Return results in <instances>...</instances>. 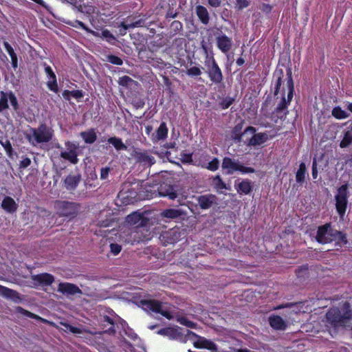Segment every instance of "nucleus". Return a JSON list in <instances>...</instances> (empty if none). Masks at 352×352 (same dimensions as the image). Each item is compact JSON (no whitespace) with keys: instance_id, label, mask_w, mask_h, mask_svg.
<instances>
[{"instance_id":"nucleus-18","label":"nucleus","mask_w":352,"mask_h":352,"mask_svg":"<svg viewBox=\"0 0 352 352\" xmlns=\"http://www.w3.org/2000/svg\"><path fill=\"white\" fill-rule=\"evenodd\" d=\"M242 125L241 124H236L232 129V138L236 142H241L242 140V136L245 133H254L256 132V129L254 126H248L243 133L241 132Z\"/></svg>"},{"instance_id":"nucleus-45","label":"nucleus","mask_w":352,"mask_h":352,"mask_svg":"<svg viewBox=\"0 0 352 352\" xmlns=\"http://www.w3.org/2000/svg\"><path fill=\"white\" fill-rule=\"evenodd\" d=\"M201 69L202 68L196 66L191 67L187 69L186 73L190 77H197L202 74Z\"/></svg>"},{"instance_id":"nucleus-16","label":"nucleus","mask_w":352,"mask_h":352,"mask_svg":"<svg viewBox=\"0 0 352 352\" xmlns=\"http://www.w3.org/2000/svg\"><path fill=\"white\" fill-rule=\"evenodd\" d=\"M58 292L65 295H75L82 294L81 289L75 284L71 283H60Z\"/></svg>"},{"instance_id":"nucleus-25","label":"nucleus","mask_w":352,"mask_h":352,"mask_svg":"<svg viewBox=\"0 0 352 352\" xmlns=\"http://www.w3.org/2000/svg\"><path fill=\"white\" fill-rule=\"evenodd\" d=\"M157 333L162 336H168L170 339L176 340L182 336L178 329L174 327H165L160 329Z\"/></svg>"},{"instance_id":"nucleus-64","label":"nucleus","mask_w":352,"mask_h":352,"mask_svg":"<svg viewBox=\"0 0 352 352\" xmlns=\"http://www.w3.org/2000/svg\"><path fill=\"white\" fill-rule=\"evenodd\" d=\"M110 172L109 167H104L100 169V179H105L108 177Z\"/></svg>"},{"instance_id":"nucleus-53","label":"nucleus","mask_w":352,"mask_h":352,"mask_svg":"<svg viewBox=\"0 0 352 352\" xmlns=\"http://www.w3.org/2000/svg\"><path fill=\"white\" fill-rule=\"evenodd\" d=\"M43 65L45 68V72L47 74V76L49 80L56 78L55 73L54 72V71L50 65H47L45 63L43 64Z\"/></svg>"},{"instance_id":"nucleus-57","label":"nucleus","mask_w":352,"mask_h":352,"mask_svg":"<svg viewBox=\"0 0 352 352\" xmlns=\"http://www.w3.org/2000/svg\"><path fill=\"white\" fill-rule=\"evenodd\" d=\"M110 249L114 255H117L121 252L122 246L118 243H111Z\"/></svg>"},{"instance_id":"nucleus-27","label":"nucleus","mask_w":352,"mask_h":352,"mask_svg":"<svg viewBox=\"0 0 352 352\" xmlns=\"http://www.w3.org/2000/svg\"><path fill=\"white\" fill-rule=\"evenodd\" d=\"M196 14L199 21L204 25H208L210 21V16L208 10L201 5H198L195 8Z\"/></svg>"},{"instance_id":"nucleus-6","label":"nucleus","mask_w":352,"mask_h":352,"mask_svg":"<svg viewBox=\"0 0 352 352\" xmlns=\"http://www.w3.org/2000/svg\"><path fill=\"white\" fill-rule=\"evenodd\" d=\"M54 206L57 215L69 219L76 217L80 208L78 203L62 200H56Z\"/></svg>"},{"instance_id":"nucleus-33","label":"nucleus","mask_w":352,"mask_h":352,"mask_svg":"<svg viewBox=\"0 0 352 352\" xmlns=\"http://www.w3.org/2000/svg\"><path fill=\"white\" fill-rule=\"evenodd\" d=\"M184 214L183 211L179 209L169 208L164 210L162 212V216L167 219H177Z\"/></svg>"},{"instance_id":"nucleus-19","label":"nucleus","mask_w":352,"mask_h":352,"mask_svg":"<svg viewBox=\"0 0 352 352\" xmlns=\"http://www.w3.org/2000/svg\"><path fill=\"white\" fill-rule=\"evenodd\" d=\"M238 164V161H235L229 157H225L222 160L221 167L226 170V175H232L236 171Z\"/></svg>"},{"instance_id":"nucleus-44","label":"nucleus","mask_w":352,"mask_h":352,"mask_svg":"<svg viewBox=\"0 0 352 352\" xmlns=\"http://www.w3.org/2000/svg\"><path fill=\"white\" fill-rule=\"evenodd\" d=\"M0 144L4 148L8 157H12L13 155L16 154V153H14L13 151L12 144L9 140H6L5 142H3L2 140H0Z\"/></svg>"},{"instance_id":"nucleus-32","label":"nucleus","mask_w":352,"mask_h":352,"mask_svg":"<svg viewBox=\"0 0 352 352\" xmlns=\"http://www.w3.org/2000/svg\"><path fill=\"white\" fill-rule=\"evenodd\" d=\"M283 69L276 70L274 73V76L276 77V79L274 82V97L277 96L280 92V89L283 83Z\"/></svg>"},{"instance_id":"nucleus-34","label":"nucleus","mask_w":352,"mask_h":352,"mask_svg":"<svg viewBox=\"0 0 352 352\" xmlns=\"http://www.w3.org/2000/svg\"><path fill=\"white\" fill-rule=\"evenodd\" d=\"M332 238H333V241H336V245L341 247L348 243L346 234L337 230H334L333 236Z\"/></svg>"},{"instance_id":"nucleus-61","label":"nucleus","mask_w":352,"mask_h":352,"mask_svg":"<svg viewBox=\"0 0 352 352\" xmlns=\"http://www.w3.org/2000/svg\"><path fill=\"white\" fill-rule=\"evenodd\" d=\"M102 35L107 39V41L111 42L116 39L115 36L107 30H104L102 32Z\"/></svg>"},{"instance_id":"nucleus-12","label":"nucleus","mask_w":352,"mask_h":352,"mask_svg":"<svg viewBox=\"0 0 352 352\" xmlns=\"http://www.w3.org/2000/svg\"><path fill=\"white\" fill-rule=\"evenodd\" d=\"M126 221L131 226L142 228L146 227L149 224L150 219L142 213L134 212L126 217Z\"/></svg>"},{"instance_id":"nucleus-2","label":"nucleus","mask_w":352,"mask_h":352,"mask_svg":"<svg viewBox=\"0 0 352 352\" xmlns=\"http://www.w3.org/2000/svg\"><path fill=\"white\" fill-rule=\"evenodd\" d=\"M287 76V96L285 98V91L282 93L280 101L277 104L276 107L273 111L272 113L280 120H285L289 113L287 108L290 104L294 93V83L292 78V69L288 67L286 69Z\"/></svg>"},{"instance_id":"nucleus-4","label":"nucleus","mask_w":352,"mask_h":352,"mask_svg":"<svg viewBox=\"0 0 352 352\" xmlns=\"http://www.w3.org/2000/svg\"><path fill=\"white\" fill-rule=\"evenodd\" d=\"M29 131L25 134V138L32 146L48 143L54 136V130L45 123L40 124L37 128L30 127Z\"/></svg>"},{"instance_id":"nucleus-49","label":"nucleus","mask_w":352,"mask_h":352,"mask_svg":"<svg viewBox=\"0 0 352 352\" xmlns=\"http://www.w3.org/2000/svg\"><path fill=\"white\" fill-rule=\"evenodd\" d=\"M18 309H19V312L21 313V314H23V316H25L32 319H36L38 320H42V318L40 316H38V315H36L34 313H32L22 307H19Z\"/></svg>"},{"instance_id":"nucleus-54","label":"nucleus","mask_w":352,"mask_h":352,"mask_svg":"<svg viewBox=\"0 0 352 352\" xmlns=\"http://www.w3.org/2000/svg\"><path fill=\"white\" fill-rule=\"evenodd\" d=\"M170 28L175 32H178L183 29V24L179 21H174L170 24Z\"/></svg>"},{"instance_id":"nucleus-30","label":"nucleus","mask_w":352,"mask_h":352,"mask_svg":"<svg viewBox=\"0 0 352 352\" xmlns=\"http://www.w3.org/2000/svg\"><path fill=\"white\" fill-rule=\"evenodd\" d=\"M3 46L11 58V64L13 69H16L18 67V58L16 54L14 52V49L8 42L4 41Z\"/></svg>"},{"instance_id":"nucleus-47","label":"nucleus","mask_w":352,"mask_h":352,"mask_svg":"<svg viewBox=\"0 0 352 352\" xmlns=\"http://www.w3.org/2000/svg\"><path fill=\"white\" fill-rule=\"evenodd\" d=\"M47 86L50 91H52L56 94H57L59 91L56 78H52L51 80H49L47 82Z\"/></svg>"},{"instance_id":"nucleus-35","label":"nucleus","mask_w":352,"mask_h":352,"mask_svg":"<svg viewBox=\"0 0 352 352\" xmlns=\"http://www.w3.org/2000/svg\"><path fill=\"white\" fill-rule=\"evenodd\" d=\"M107 142L112 144L117 151H124L127 148L122 139L116 136L108 138Z\"/></svg>"},{"instance_id":"nucleus-36","label":"nucleus","mask_w":352,"mask_h":352,"mask_svg":"<svg viewBox=\"0 0 352 352\" xmlns=\"http://www.w3.org/2000/svg\"><path fill=\"white\" fill-rule=\"evenodd\" d=\"M168 129L166 124L164 122L160 123L159 127L156 131V139L157 140H165L168 136Z\"/></svg>"},{"instance_id":"nucleus-60","label":"nucleus","mask_w":352,"mask_h":352,"mask_svg":"<svg viewBox=\"0 0 352 352\" xmlns=\"http://www.w3.org/2000/svg\"><path fill=\"white\" fill-rule=\"evenodd\" d=\"M71 92L72 97L74 98L77 100H79L84 97L82 90H72Z\"/></svg>"},{"instance_id":"nucleus-39","label":"nucleus","mask_w":352,"mask_h":352,"mask_svg":"<svg viewBox=\"0 0 352 352\" xmlns=\"http://www.w3.org/2000/svg\"><path fill=\"white\" fill-rule=\"evenodd\" d=\"M333 117L338 120H342L349 118V114L345 111L342 110L340 106H336L333 108L331 111Z\"/></svg>"},{"instance_id":"nucleus-23","label":"nucleus","mask_w":352,"mask_h":352,"mask_svg":"<svg viewBox=\"0 0 352 352\" xmlns=\"http://www.w3.org/2000/svg\"><path fill=\"white\" fill-rule=\"evenodd\" d=\"M235 188L239 195H248L252 191L253 186L252 182L246 179L235 184Z\"/></svg>"},{"instance_id":"nucleus-37","label":"nucleus","mask_w":352,"mask_h":352,"mask_svg":"<svg viewBox=\"0 0 352 352\" xmlns=\"http://www.w3.org/2000/svg\"><path fill=\"white\" fill-rule=\"evenodd\" d=\"M352 144V128L344 132L342 140L340 142V147L345 148Z\"/></svg>"},{"instance_id":"nucleus-40","label":"nucleus","mask_w":352,"mask_h":352,"mask_svg":"<svg viewBox=\"0 0 352 352\" xmlns=\"http://www.w3.org/2000/svg\"><path fill=\"white\" fill-rule=\"evenodd\" d=\"M0 112H3L9 108L8 105V93H6L3 91H0Z\"/></svg>"},{"instance_id":"nucleus-50","label":"nucleus","mask_w":352,"mask_h":352,"mask_svg":"<svg viewBox=\"0 0 352 352\" xmlns=\"http://www.w3.org/2000/svg\"><path fill=\"white\" fill-rule=\"evenodd\" d=\"M236 171H239L242 174H247V173H255L256 170L252 167L245 166L239 162Z\"/></svg>"},{"instance_id":"nucleus-3","label":"nucleus","mask_w":352,"mask_h":352,"mask_svg":"<svg viewBox=\"0 0 352 352\" xmlns=\"http://www.w3.org/2000/svg\"><path fill=\"white\" fill-rule=\"evenodd\" d=\"M202 48L206 54L204 59L205 67H201L207 74L210 81L214 85H219L223 81V75L221 69L219 66L213 55H209L207 47L202 45Z\"/></svg>"},{"instance_id":"nucleus-9","label":"nucleus","mask_w":352,"mask_h":352,"mask_svg":"<svg viewBox=\"0 0 352 352\" xmlns=\"http://www.w3.org/2000/svg\"><path fill=\"white\" fill-rule=\"evenodd\" d=\"M335 229L331 228L330 223L318 227L316 236V241L320 244H327L333 241V232Z\"/></svg>"},{"instance_id":"nucleus-56","label":"nucleus","mask_w":352,"mask_h":352,"mask_svg":"<svg viewBox=\"0 0 352 352\" xmlns=\"http://www.w3.org/2000/svg\"><path fill=\"white\" fill-rule=\"evenodd\" d=\"M103 321L111 325V327L109 329L108 331H109V332H111L112 333H114L116 332V330L114 329V321H113V320L111 317H109L108 316H104Z\"/></svg>"},{"instance_id":"nucleus-31","label":"nucleus","mask_w":352,"mask_h":352,"mask_svg":"<svg viewBox=\"0 0 352 352\" xmlns=\"http://www.w3.org/2000/svg\"><path fill=\"white\" fill-rule=\"evenodd\" d=\"M307 175V168L305 163L300 162L299 164V168L296 173V181L300 184L302 185L305 182Z\"/></svg>"},{"instance_id":"nucleus-8","label":"nucleus","mask_w":352,"mask_h":352,"mask_svg":"<svg viewBox=\"0 0 352 352\" xmlns=\"http://www.w3.org/2000/svg\"><path fill=\"white\" fill-rule=\"evenodd\" d=\"M140 306L146 311H152L160 314L168 320H171L173 316L168 310L162 309V303L157 300H141Z\"/></svg>"},{"instance_id":"nucleus-17","label":"nucleus","mask_w":352,"mask_h":352,"mask_svg":"<svg viewBox=\"0 0 352 352\" xmlns=\"http://www.w3.org/2000/svg\"><path fill=\"white\" fill-rule=\"evenodd\" d=\"M218 49L223 53H228L232 48V40L226 34H221L216 38Z\"/></svg>"},{"instance_id":"nucleus-7","label":"nucleus","mask_w":352,"mask_h":352,"mask_svg":"<svg viewBox=\"0 0 352 352\" xmlns=\"http://www.w3.org/2000/svg\"><path fill=\"white\" fill-rule=\"evenodd\" d=\"M148 16L144 14L141 16L140 14H131L124 19L120 23L119 27L120 34L124 35L126 31L130 29L140 27H148L152 24L151 22H146Z\"/></svg>"},{"instance_id":"nucleus-52","label":"nucleus","mask_w":352,"mask_h":352,"mask_svg":"<svg viewBox=\"0 0 352 352\" xmlns=\"http://www.w3.org/2000/svg\"><path fill=\"white\" fill-rule=\"evenodd\" d=\"M182 161L183 163L188 164H193L195 163V160L192 159V153H182Z\"/></svg>"},{"instance_id":"nucleus-62","label":"nucleus","mask_w":352,"mask_h":352,"mask_svg":"<svg viewBox=\"0 0 352 352\" xmlns=\"http://www.w3.org/2000/svg\"><path fill=\"white\" fill-rule=\"evenodd\" d=\"M65 327L72 333L80 334V333H82V329L80 328H79V327H75V326H72L71 324H67Z\"/></svg>"},{"instance_id":"nucleus-14","label":"nucleus","mask_w":352,"mask_h":352,"mask_svg":"<svg viewBox=\"0 0 352 352\" xmlns=\"http://www.w3.org/2000/svg\"><path fill=\"white\" fill-rule=\"evenodd\" d=\"M134 157L138 163L144 166L150 167L155 163V157L148 151H135Z\"/></svg>"},{"instance_id":"nucleus-11","label":"nucleus","mask_w":352,"mask_h":352,"mask_svg":"<svg viewBox=\"0 0 352 352\" xmlns=\"http://www.w3.org/2000/svg\"><path fill=\"white\" fill-rule=\"evenodd\" d=\"M65 145L67 147V151L60 152V157L68 160L73 164H78L79 161L77 153L78 146L74 142L70 141L65 142Z\"/></svg>"},{"instance_id":"nucleus-41","label":"nucleus","mask_w":352,"mask_h":352,"mask_svg":"<svg viewBox=\"0 0 352 352\" xmlns=\"http://www.w3.org/2000/svg\"><path fill=\"white\" fill-rule=\"evenodd\" d=\"M17 294V292L0 285L1 296L8 298H12L15 297Z\"/></svg>"},{"instance_id":"nucleus-20","label":"nucleus","mask_w":352,"mask_h":352,"mask_svg":"<svg viewBox=\"0 0 352 352\" xmlns=\"http://www.w3.org/2000/svg\"><path fill=\"white\" fill-rule=\"evenodd\" d=\"M18 204L14 199L9 196H6L1 202V208L7 212L13 214L18 209Z\"/></svg>"},{"instance_id":"nucleus-24","label":"nucleus","mask_w":352,"mask_h":352,"mask_svg":"<svg viewBox=\"0 0 352 352\" xmlns=\"http://www.w3.org/2000/svg\"><path fill=\"white\" fill-rule=\"evenodd\" d=\"M199 339L194 342L193 345L195 348L197 349H206L208 350L217 351L216 344L208 340H206L204 338L197 336Z\"/></svg>"},{"instance_id":"nucleus-42","label":"nucleus","mask_w":352,"mask_h":352,"mask_svg":"<svg viewBox=\"0 0 352 352\" xmlns=\"http://www.w3.org/2000/svg\"><path fill=\"white\" fill-rule=\"evenodd\" d=\"M164 237H166L168 239V243H174L179 239L180 233L178 232L177 230H171L169 232H166Z\"/></svg>"},{"instance_id":"nucleus-38","label":"nucleus","mask_w":352,"mask_h":352,"mask_svg":"<svg viewBox=\"0 0 352 352\" xmlns=\"http://www.w3.org/2000/svg\"><path fill=\"white\" fill-rule=\"evenodd\" d=\"M212 184L218 191L228 189L226 184L223 181L219 175H217L212 178Z\"/></svg>"},{"instance_id":"nucleus-55","label":"nucleus","mask_w":352,"mask_h":352,"mask_svg":"<svg viewBox=\"0 0 352 352\" xmlns=\"http://www.w3.org/2000/svg\"><path fill=\"white\" fill-rule=\"evenodd\" d=\"M132 81L133 80L131 78H130L128 76H124L119 78L118 83L120 85L125 87L127 86L129 84V82Z\"/></svg>"},{"instance_id":"nucleus-59","label":"nucleus","mask_w":352,"mask_h":352,"mask_svg":"<svg viewBox=\"0 0 352 352\" xmlns=\"http://www.w3.org/2000/svg\"><path fill=\"white\" fill-rule=\"evenodd\" d=\"M311 175L314 179H316L318 178L317 161L316 158L314 159L312 162Z\"/></svg>"},{"instance_id":"nucleus-58","label":"nucleus","mask_w":352,"mask_h":352,"mask_svg":"<svg viewBox=\"0 0 352 352\" xmlns=\"http://www.w3.org/2000/svg\"><path fill=\"white\" fill-rule=\"evenodd\" d=\"M31 160L29 157H23L19 162V168L21 169L25 168L31 164Z\"/></svg>"},{"instance_id":"nucleus-10","label":"nucleus","mask_w":352,"mask_h":352,"mask_svg":"<svg viewBox=\"0 0 352 352\" xmlns=\"http://www.w3.org/2000/svg\"><path fill=\"white\" fill-rule=\"evenodd\" d=\"M195 199L197 202L196 206L204 210L214 208L219 204V198L212 193L199 195Z\"/></svg>"},{"instance_id":"nucleus-63","label":"nucleus","mask_w":352,"mask_h":352,"mask_svg":"<svg viewBox=\"0 0 352 352\" xmlns=\"http://www.w3.org/2000/svg\"><path fill=\"white\" fill-rule=\"evenodd\" d=\"M236 5L239 9L243 10L249 6L250 2L248 0H236Z\"/></svg>"},{"instance_id":"nucleus-15","label":"nucleus","mask_w":352,"mask_h":352,"mask_svg":"<svg viewBox=\"0 0 352 352\" xmlns=\"http://www.w3.org/2000/svg\"><path fill=\"white\" fill-rule=\"evenodd\" d=\"M31 278L35 285L41 287L50 286L55 280L52 274L47 272L32 275Z\"/></svg>"},{"instance_id":"nucleus-22","label":"nucleus","mask_w":352,"mask_h":352,"mask_svg":"<svg viewBox=\"0 0 352 352\" xmlns=\"http://www.w3.org/2000/svg\"><path fill=\"white\" fill-rule=\"evenodd\" d=\"M80 181V175H68L64 180V186L67 190H74Z\"/></svg>"},{"instance_id":"nucleus-1","label":"nucleus","mask_w":352,"mask_h":352,"mask_svg":"<svg viewBox=\"0 0 352 352\" xmlns=\"http://www.w3.org/2000/svg\"><path fill=\"white\" fill-rule=\"evenodd\" d=\"M327 326L337 329L344 327L352 320V307L351 304L345 301L338 307H331L325 314Z\"/></svg>"},{"instance_id":"nucleus-46","label":"nucleus","mask_w":352,"mask_h":352,"mask_svg":"<svg viewBox=\"0 0 352 352\" xmlns=\"http://www.w3.org/2000/svg\"><path fill=\"white\" fill-rule=\"evenodd\" d=\"M234 102V98L232 97L223 98L219 103L220 107L222 109H226L229 108Z\"/></svg>"},{"instance_id":"nucleus-29","label":"nucleus","mask_w":352,"mask_h":352,"mask_svg":"<svg viewBox=\"0 0 352 352\" xmlns=\"http://www.w3.org/2000/svg\"><path fill=\"white\" fill-rule=\"evenodd\" d=\"M80 135L84 142L89 144L94 143L97 139V135L94 128L80 132Z\"/></svg>"},{"instance_id":"nucleus-13","label":"nucleus","mask_w":352,"mask_h":352,"mask_svg":"<svg viewBox=\"0 0 352 352\" xmlns=\"http://www.w3.org/2000/svg\"><path fill=\"white\" fill-rule=\"evenodd\" d=\"M197 155H195V163L194 165L201 166L202 168H207L211 171H215L218 170L219 167V160L217 157H214L210 162L207 163V161L210 158V155L206 153H202L200 157H203L204 158V161L203 162L201 160H197Z\"/></svg>"},{"instance_id":"nucleus-21","label":"nucleus","mask_w":352,"mask_h":352,"mask_svg":"<svg viewBox=\"0 0 352 352\" xmlns=\"http://www.w3.org/2000/svg\"><path fill=\"white\" fill-rule=\"evenodd\" d=\"M158 192L161 197H167L171 200H174L177 197V192L171 185H160Z\"/></svg>"},{"instance_id":"nucleus-51","label":"nucleus","mask_w":352,"mask_h":352,"mask_svg":"<svg viewBox=\"0 0 352 352\" xmlns=\"http://www.w3.org/2000/svg\"><path fill=\"white\" fill-rule=\"evenodd\" d=\"M9 100L10 104L14 111H17L19 109V104L18 100L15 95L12 91H10L8 93Z\"/></svg>"},{"instance_id":"nucleus-43","label":"nucleus","mask_w":352,"mask_h":352,"mask_svg":"<svg viewBox=\"0 0 352 352\" xmlns=\"http://www.w3.org/2000/svg\"><path fill=\"white\" fill-rule=\"evenodd\" d=\"M177 321L188 328L194 329L196 327L197 324L191 320H189L185 316H177Z\"/></svg>"},{"instance_id":"nucleus-48","label":"nucleus","mask_w":352,"mask_h":352,"mask_svg":"<svg viewBox=\"0 0 352 352\" xmlns=\"http://www.w3.org/2000/svg\"><path fill=\"white\" fill-rule=\"evenodd\" d=\"M107 60L108 62L113 65H122L123 64V61L121 58L113 55V54H109L107 56Z\"/></svg>"},{"instance_id":"nucleus-26","label":"nucleus","mask_w":352,"mask_h":352,"mask_svg":"<svg viewBox=\"0 0 352 352\" xmlns=\"http://www.w3.org/2000/svg\"><path fill=\"white\" fill-rule=\"evenodd\" d=\"M254 135L248 141V146H258L263 144L268 140V135L265 133H253Z\"/></svg>"},{"instance_id":"nucleus-28","label":"nucleus","mask_w":352,"mask_h":352,"mask_svg":"<svg viewBox=\"0 0 352 352\" xmlns=\"http://www.w3.org/2000/svg\"><path fill=\"white\" fill-rule=\"evenodd\" d=\"M269 323L273 329L276 330H284L287 327L284 320L278 315L270 316Z\"/></svg>"},{"instance_id":"nucleus-5","label":"nucleus","mask_w":352,"mask_h":352,"mask_svg":"<svg viewBox=\"0 0 352 352\" xmlns=\"http://www.w3.org/2000/svg\"><path fill=\"white\" fill-rule=\"evenodd\" d=\"M349 184L346 182L337 188L334 196L335 208L340 219H343L348 208L349 197L350 192L349 190Z\"/></svg>"}]
</instances>
